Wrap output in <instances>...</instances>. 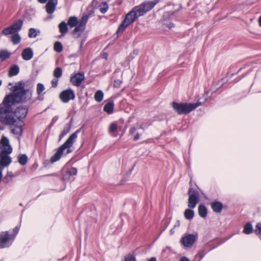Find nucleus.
<instances>
[{
  "instance_id": "4c0bfd02",
  "label": "nucleus",
  "mask_w": 261,
  "mask_h": 261,
  "mask_svg": "<svg viewBox=\"0 0 261 261\" xmlns=\"http://www.w3.org/2000/svg\"><path fill=\"white\" fill-rule=\"evenodd\" d=\"M54 50L60 53L63 50V46L60 42H56L54 46Z\"/></svg>"
},
{
  "instance_id": "de8ad7c7",
  "label": "nucleus",
  "mask_w": 261,
  "mask_h": 261,
  "mask_svg": "<svg viewBox=\"0 0 261 261\" xmlns=\"http://www.w3.org/2000/svg\"><path fill=\"white\" fill-rule=\"evenodd\" d=\"M3 169L2 168H0V182L2 181L3 177Z\"/></svg>"
},
{
  "instance_id": "6e6552de",
  "label": "nucleus",
  "mask_w": 261,
  "mask_h": 261,
  "mask_svg": "<svg viewBox=\"0 0 261 261\" xmlns=\"http://www.w3.org/2000/svg\"><path fill=\"white\" fill-rule=\"evenodd\" d=\"M15 234H10L8 231H3L0 233V248L8 247L11 245Z\"/></svg>"
},
{
  "instance_id": "3c124183",
  "label": "nucleus",
  "mask_w": 261,
  "mask_h": 261,
  "mask_svg": "<svg viewBox=\"0 0 261 261\" xmlns=\"http://www.w3.org/2000/svg\"><path fill=\"white\" fill-rule=\"evenodd\" d=\"M148 261H156V258L155 257H151Z\"/></svg>"
},
{
  "instance_id": "9b49d317",
  "label": "nucleus",
  "mask_w": 261,
  "mask_h": 261,
  "mask_svg": "<svg viewBox=\"0 0 261 261\" xmlns=\"http://www.w3.org/2000/svg\"><path fill=\"white\" fill-rule=\"evenodd\" d=\"M60 98L63 102L67 103L70 100L74 99L75 94L74 91L70 89L64 90L60 93Z\"/></svg>"
},
{
  "instance_id": "4d7b16f0",
  "label": "nucleus",
  "mask_w": 261,
  "mask_h": 261,
  "mask_svg": "<svg viewBox=\"0 0 261 261\" xmlns=\"http://www.w3.org/2000/svg\"><path fill=\"white\" fill-rule=\"evenodd\" d=\"M113 136L115 137V136H116V134H114Z\"/></svg>"
},
{
  "instance_id": "f03ea898",
  "label": "nucleus",
  "mask_w": 261,
  "mask_h": 261,
  "mask_svg": "<svg viewBox=\"0 0 261 261\" xmlns=\"http://www.w3.org/2000/svg\"><path fill=\"white\" fill-rule=\"evenodd\" d=\"M89 15H84L78 21L75 16H71L67 21V25L70 28L76 27L73 30V34L75 37H79L81 34L85 30L86 23L89 19Z\"/></svg>"
},
{
  "instance_id": "79ce46f5",
  "label": "nucleus",
  "mask_w": 261,
  "mask_h": 261,
  "mask_svg": "<svg viewBox=\"0 0 261 261\" xmlns=\"http://www.w3.org/2000/svg\"><path fill=\"white\" fill-rule=\"evenodd\" d=\"M254 232L256 234L261 236V222L257 223Z\"/></svg>"
},
{
  "instance_id": "393cba45",
  "label": "nucleus",
  "mask_w": 261,
  "mask_h": 261,
  "mask_svg": "<svg viewBox=\"0 0 261 261\" xmlns=\"http://www.w3.org/2000/svg\"><path fill=\"white\" fill-rule=\"evenodd\" d=\"M198 214L202 218H205L207 216V209L203 205H200L198 207Z\"/></svg>"
},
{
  "instance_id": "423d86ee",
  "label": "nucleus",
  "mask_w": 261,
  "mask_h": 261,
  "mask_svg": "<svg viewBox=\"0 0 261 261\" xmlns=\"http://www.w3.org/2000/svg\"><path fill=\"white\" fill-rule=\"evenodd\" d=\"M140 15H139V12L136 10L135 7L126 14L125 19L119 25L117 31L118 33L122 32L127 27V26L134 22Z\"/></svg>"
},
{
  "instance_id": "4be33fe9",
  "label": "nucleus",
  "mask_w": 261,
  "mask_h": 261,
  "mask_svg": "<svg viewBox=\"0 0 261 261\" xmlns=\"http://www.w3.org/2000/svg\"><path fill=\"white\" fill-rule=\"evenodd\" d=\"M23 21L21 20H18V21H16L14 23H13L12 25H11V27L13 28L15 32L17 33L18 31H19L22 26Z\"/></svg>"
},
{
  "instance_id": "f3484780",
  "label": "nucleus",
  "mask_w": 261,
  "mask_h": 261,
  "mask_svg": "<svg viewBox=\"0 0 261 261\" xmlns=\"http://www.w3.org/2000/svg\"><path fill=\"white\" fill-rule=\"evenodd\" d=\"M58 0H49L45 6L46 11L48 14H52L56 9Z\"/></svg>"
},
{
  "instance_id": "864d4df0",
  "label": "nucleus",
  "mask_w": 261,
  "mask_h": 261,
  "mask_svg": "<svg viewBox=\"0 0 261 261\" xmlns=\"http://www.w3.org/2000/svg\"><path fill=\"white\" fill-rule=\"evenodd\" d=\"M259 24L260 27H261V16H260L259 20H258Z\"/></svg>"
},
{
  "instance_id": "b1692460",
  "label": "nucleus",
  "mask_w": 261,
  "mask_h": 261,
  "mask_svg": "<svg viewBox=\"0 0 261 261\" xmlns=\"http://www.w3.org/2000/svg\"><path fill=\"white\" fill-rule=\"evenodd\" d=\"M71 124L68 123L67 124L65 127L64 128L63 131L61 133L59 136V140H61L63 137H64L66 134L69 133L71 130Z\"/></svg>"
},
{
  "instance_id": "9d476101",
  "label": "nucleus",
  "mask_w": 261,
  "mask_h": 261,
  "mask_svg": "<svg viewBox=\"0 0 261 261\" xmlns=\"http://www.w3.org/2000/svg\"><path fill=\"white\" fill-rule=\"evenodd\" d=\"M12 149L9 144V139L5 136L2 137L0 142V155L2 154H10Z\"/></svg>"
},
{
  "instance_id": "f704fd0d",
  "label": "nucleus",
  "mask_w": 261,
  "mask_h": 261,
  "mask_svg": "<svg viewBox=\"0 0 261 261\" xmlns=\"http://www.w3.org/2000/svg\"><path fill=\"white\" fill-rule=\"evenodd\" d=\"M14 174L11 171H8L7 174L4 177L3 180L7 184L9 182L11 179L14 177Z\"/></svg>"
},
{
  "instance_id": "39448f33",
  "label": "nucleus",
  "mask_w": 261,
  "mask_h": 261,
  "mask_svg": "<svg viewBox=\"0 0 261 261\" xmlns=\"http://www.w3.org/2000/svg\"><path fill=\"white\" fill-rule=\"evenodd\" d=\"M0 121L4 124L12 126L18 121L10 113L9 108L0 105Z\"/></svg>"
},
{
  "instance_id": "dca6fc26",
  "label": "nucleus",
  "mask_w": 261,
  "mask_h": 261,
  "mask_svg": "<svg viewBox=\"0 0 261 261\" xmlns=\"http://www.w3.org/2000/svg\"><path fill=\"white\" fill-rule=\"evenodd\" d=\"M22 123L21 121H18L14 125L11 126V133L14 135L21 136L22 133Z\"/></svg>"
},
{
  "instance_id": "09e8293b",
  "label": "nucleus",
  "mask_w": 261,
  "mask_h": 261,
  "mask_svg": "<svg viewBox=\"0 0 261 261\" xmlns=\"http://www.w3.org/2000/svg\"><path fill=\"white\" fill-rule=\"evenodd\" d=\"M167 25L169 29H171L174 27V24L172 22H169V24H167Z\"/></svg>"
},
{
  "instance_id": "13d9d810",
  "label": "nucleus",
  "mask_w": 261,
  "mask_h": 261,
  "mask_svg": "<svg viewBox=\"0 0 261 261\" xmlns=\"http://www.w3.org/2000/svg\"><path fill=\"white\" fill-rule=\"evenodd\" d=\"M82 44H83V43H82V42H81V47H82Z\"/></svg>"
},
{
  "instance_id": "412c9836",
  "label": "nucleus",
  "mask_w": 261,
  "mask_h": 261,
  "mask_svg": "<svg viewBox=\"0 0 261 261\" xmlns=\"http://www.w3.org/2000/svg\"><path fill=\"white\" fill-rule=\"evenodd\" d=\"M211 207L214 212L219 213L222 210L223 205L220 202L215 201L211 203Z\"/></svg>"
},
{
  "instance_id": "8fccbe9b",
  "label": "nucleus",
  "mask_w": 261,
  "mask_h": 261,
  "mask_svg": "<svg viewBox=\"0 0 261 261\" xmlns=\"http://www.w3.org/2000/svg\"><path fill=\"white\" fill-rule=\"evenodd\" d=\"M180 261H190V260L186 257H182L180 258Z\"/></svg>"
},
{
  "instance_id": "a19ab883",
  "label": "nucleus",
  "mask_w": 261,
  "mask_h": 261,
  "mask_svg": "<svg viewBox=\"0 0 261 261\" xmlns=\"http://www.w3.org/2000/svg\"><path fill=\"white\" fill-rule=\"evenodd\" d=\"M117 129V125L116 123L113 122L111 124L109 127V132L110 133H113L116 132Z\"/></svg>"
},
{
  "instance_id": "aec40b11",
  "label": "nucleus",
  "mask_w": 261,
  "mask_h": 261,
  "mask_svg": "<svg viewBox=\"0 0 261 261\" xmlns=\"http://www.w3.org/2000/svg\"><path fill=\"white\" fill-rule=\"evenodd\" d=\"M21 55L24 60H30L33 56V52L31 48H27L23 49Z\"/></svg>"
},
{
  "instance_id": "2f4dec72",
  "label": "nucleus",
  "mask_w": 261,
  "mask_h": 261,
  "mask_svg": "<svg viewBox=\"0 0 261 261\" xmlns=\"http://www.w3.org/2000/svg\"><path fill=\"white\" fill-rule=\"evenodd\" d=\"M21 40V37L18 33H16L11 36V41L13 44H18Z\"/></svg>"
},
{
  "instance_id": "1a4fd4ad",
  "label": "nucleus",
  "mask_w": 261,
  "mask_h": 261,
  "mask_svg": "<svg viewBox=\"0 0 261 261\" xmlns=\"http://www.w3.org/2000/svg\"><path fill=\"white\" fill-rule=\"evenodd\" d=\"M188 195V206L190 208H194L199 201V192L192 188H189Z\"/></svg>"
},
{
  "instance_id": "603ef678",
  "label": "nucleus",
  "mask_w": 261,
  "mask_h": 261,
  "mask_svg": "<svg viewBox=\"0 0 261 261\" xmlns=\"http://www.w3.org/2000/svg\"><path fill=\"white\" fill-rule=\"evenodd\" d=\"M47 0H38V2L41 4H44L47 2Z\"/></svg>"
},
{
  "instance_id": "5701e85b",
  "label": "nucleus",
  "mask_w": 261,
  "mask_h": 261,
  "mask_svg": "<svg viewBox=\"0 0 261 261\" xmlns=\"http://www.w3.org/2000/svg\"><path fill=\"white\" fill-rule=\"evenodd\" d=\"M19 67L17 65H14L10 68L8 73L9 76L11 77L16 75L19 73Z\"/></svg>"
},
{
  "instance_id": "6ab92c4d",
  "label": "nucleus",
  "mask_w": 261,
  "mask_h": 261,
  "mask_svg": "<svg viewBox=\"0 0 261 261\" xmlns=\"http://www.w3.org/2000/svg\"><path fill=\"white\" fill-rule=\"evenodd\" d=\"M138 129V126H134L131 127L129 130V134L132 136L134 135L133 139L134 141H137L139 140L141 136V133L137 132Z\"/></svg>"
},
{
  "instance_id": "bb28decb",
  "label": "nucleus",
  "mask_w": 261,
  "mask_h": 261,
  "mask_svg": "<svg viewBox=\"0 0 261 261\" xmlns=\"http://www.w3.org/2000/svg\"><path fill=\"white\" fill-rule=\"evenodd\" d=\"M16 33L15 32L13 28L11 26L4 29L2 31V34L5 36L9 35H14Z\"/></svg>"
},
{
  "instance_id": "49530a36",
  "label": "nucleus",
  "mask_w": 261,
  "mask_h": 261,
  "mask_svg": "<svg viewBox=\"0 0 261 261\" xmlns=\"http://www.w3.org/2000/svg\"><path fill=\"white\" fill-rule=\"evenodd\" d=\"M121 84V81L120 80H115L114 82V86L115 87H118Z\"/></svg>"
},
{
  "instance_id": "72a5a7b5",
  "label": "nucleus",
  "mask_w": 261,
  "mask_h": 261,
  "mask_svg": "<svg viewBox=\"0 0 261 261\" xmlns=\"http://www.w3.org/2000/svg\"><path fill=\"white\" fill-rule=\"evenodd\" d=\"M18 162L21 165H24L28 162V157L24 154L19 155L18 156Z\"/></svg>"
},
{
  "instance_id": "c03bdc74",
  "label": "nucleus",
  "mask_w": 261,
  "mask_h": 261,
  "mask_svg": "<svg viewBox=\"0 0 261 261\" xmlns=\"http://www.w3.org/2000/svg\"><path fill=\"white\" fill-rule=\"evenodd\" d=\"M68 173L70 175H75L77 173L76 169L75 168H72L68 171Z\"/></svg>"
},
{
  "instance_id": "7ed1b4c3",
  "label": "nucleus",
  "mask_w": 261,
  "mask_h": 261,
  "mask_svg": "<svg viewBox=\"0 0 261 261\" xmlns=\"http://www.w3.org/2000/svg\"><path fill=\"white\" fill-rule=\"evenodd\" d=\"M80 129H78L70 135L66 141L58 148L57 152L51 158L50 161L51 163H54L58 161L61 158L65 150L67 149L66 153L71 152L70 148L75 141L77 134L80 132Z\"/></svg>"
},
{
  "instance_id": "5fc2aeb1",
  "label": "nucleus",
  "mask_w": 261,
  "mask_h": 261,
  "mask_svg": "<svg viewBox=\"0 0 261 261\" xmlns=\"http://www.w3.org/2000/svg\"><path fill=\"white\" fill-rule=\"evenodd\" d=\"M14 230H15V231L16 233H17V231H18V230H17V229L16 228H15V229H14Z\"/></svg>"
},
{
  "instance_id": "a18cd8bd",
  "label": "nucleus",
  "mask_w": 261,
  "mask_h": 261,
  "mask_svg": "<svg viewBox=\"0 0 261 261\" xmlns=\"http://www.w3.org/2000/svg\"><path fill=\"white\" fill-rule=\"evenodd\" d=\"M58 80L57 79H53L51 81V86L55 88L57 86Z\"/></svg>"
},
{
  "instance_id": "f257e3e1",
  "label": "nucleus",
  "mask_w": 261,
  "mask_h": 261,
  "mask_svg": "<svg viewBox=\"0 0 261 261\" xmlns=\"http://www.w3.org/2000/svg\"><path fill=\"white\" fill-rule=\"evenodd\" d=\"M13 91L15 94L16 103L25 102L31 100L33 90L31 89H25L24 83L19 82L13 87Z\"/></svg>"
},
{
  "instance_id": "4468645a",
  "label": "nucleus",
  "mask_w": 261,
  "mask_h": 261,
  "mask_svg": "<svg viewBox=\"0 0 261 261\" xmlns=\"http://www.w3.org/2000/svg\"><path fill=\"white\" fill-rule=\"evenodd\" d=\"M28 109L26 106H20L17 108L14 111L15 116L20 121L21 119H23L27 116Z\"/></svg>"
},
{
  "instance_id": "f8f14e48",
  "label": "nucleus",
  "mask_w": 261,
  "mask_h": 261,
  "mask_svg": "<svg viewBox=\"0 0 261 261\" xmlns=\"http://www.w3.org/2000/svg\"><path fill=\"white\" fill-rule=\"evenodd\" d=\"M16 101L15 94L14 92L13 91L12 94L7 95L4 99L3 103L0 105L9 108L11 110V107L13 105Z\"/></svg>"
},
{
  "instance_id": "e433bc0d",
  "label": "nucleus",
  "mask_w": 261,
  "mask_h": 261,
  "mask_svg": "<svg viewBox=\"0 0 261 261\" xmlns=\"http://www.w3.org/2000/svg\"><path fill=\"white\" fill-rule=\"evenodd\" d=\"M45 90V87L44 85L41 83H38L37 85V89L36 92L38 95H41L43 94V92Z\"/></svg>"
},
{
  "instance_id": "0eeeda50",
  "label": "nucleus",
  "mask_w": 261,
  "mask_h": 261,
  "mask_svg": "<svg viewBox=\"0 0 261 261\" xmlns=\"http://www.w3.org/2000/svg\"><path fill=\"white\" fill-rule=\"evenodd\" d=\"M159 2L158 0L146 1L138 6L135 7V9L139 12V15L142 16L146 12L151 10Z\"/></svg>"
},
{
  "instance_id": "ea45409f",
  "label": "nucleus",
  "mask_w": 261,
  "mask_h": 261,
  "mask_svg": "<svg viewBox=\"0 0 261 261\" xmlns=\"http://www.w3.org/2000/svg\"><path fill=\"white\" fill-rule=\"evenodd\" d=\"M62 70L60 67L56 68L54 71V76L56 78H59L62 76Z\"/></svg>"
},
{
  "instance_id": "c85d7f7f",
  "label": "nucleus",
  "mask_w": 261,
  "mask_h": 261,
  "mask_svg": "<svg viewBox=\"0 0 261 261\" xmlns=\"http://www.w3.org/2000/svg\"><path fill=\"white\" fill-rule=\"evenodd\" d=\"M67 24H66L65 22H61L59 25V28L60 30V32L62 34H64L67 33L68 31Z\"/></svg>"
},
{
  "instance_id": "c9c22d12",
  "label": "nucleus",
  "mask_w": 261,
  "mask_h": 261,
  "mask_svg": "<svg viewBox=\"0 0 261 261\" xmlns=\"http://www.w3.org/2000/svg\"><path fill=\"white\" fill-rule=\"evenodd\" d=\"M99 8L102 13H105L109 9V6L106 2H102L99 5Z\"/></svg>"
},
{
  "instance_id": "20e7f679",
  "label": "nucleus",
  "mask_w": 261,
  "mask_h": 261,
  "mask_svg": "<svg viewBox=\"0 0 261 261\" xmlns=\"http://www.w3.org/2000/svg\"><path fill=\"white\" fill-rule=\"evenodd\" d=\"M201 105V102L196 103H177L173 102L172 106L176 112L179 114L189 113Z\"/></svg>"
},
{
  "instance_id": "37998d69",
  "label": "nucleus",
  "mask_w": 261,
  "mask_h": 261,
  "mask_svg": "<svg viewBox=\"0 0 261 261\" xmlns=\"http://www.w3.org/2000/svg\"><path fill=\"white\" fill-rule=\"evenodd\" d=\"M124 261H136V258L133 255L128 254L125 257Z\"/></svg>"
},
{
  "instance_id": "7c9ffc66",
  "label": "nucleus",
  "mask_w": 261,
  "mask_h": 261,
  "mask_svg": "<svg viewBox=\"0 0 261 261\" xmlns=\"http://www.w3.org/2000/svg\"><path fill=\"white\" fill-rule=\"evenodd\" d=\"M253 231V227L250 223H247L244 226L243 232L245 234H250Z\"/></svg>"
},
{
  "instance_id": "2eb2a0df",
  "label": "nucleus",
  "mask_w": 261,
  "mask_h": 261,
  "mask_svg": "<svg viewBox=\"0 0 261 261\" xmlns=\"http://www.w3.org/2000/svg\"><path fill=\"white\" fill-rule=\"evenodd\" d=\"M84 79L85 76L83 73H77L71 77L70 82L74 86H80Z\"/></svg>"
},
{
  "instance_id": "473e14b6",
  "label": "nucleus",
  "mask_w": 261,
  "mask_h": 261,
  "mask_svg": "<svg viewBox=\"0 0 261 261\" xmlns=\"http://www.w3.org/2000/svg\"><path fill=\"white\" fill-rule=\"evenodd\" d=\"M103 97V93L102 91L98 90L94 95L95 100L99 102H101Z\"/></svg>"
},
{
  "instance_id": "c756f323",
  "label": "nucleus",
  "mask_w": 261,
  "mask_h": 261,
  "mask_svg": "<svg viewBox=\"0 0 261 261\" xmlns=\"http://www.w3.org/2000/svg\"><path fill=\"white\" fill-rule=\"evenodd\" d=\"M10 56V54L7 50H0V59L1 61H4L9 58Z\"/></svg>"
},
{
  "instance_id": "6e6d98bb",
  "label": "nucleus",
  "mask_w": 261,
  "mask_h": 261,
  "mask_svg": "<svg viewBox=\"0 0 261 261\" xmlns=\"http://www.w3.org/2000/svg\"><path fill=\"white\" fill-rule=\"evenodd\" d=\"M2 81L0 80V86L2 85Z\"/></svg>"
},
{
  "instance_id": "cd10ccee",
  "label": "nucleus",
  "mask_w": 261,
  "mask_h": 261,
  "mask_svg": "<svg viewBox=\"0 0 261 261\" xmlns=\"http://www.w3.org/2000/svg\"><path fill=\"white\" fill-rule=\"evenodd\" d=\"M191 208L187 209L184 212V216L187 219L191 220L194 216V212Z\"/></svg>"
},
{
  "instance_id": "a878e982",
  "label": "nucleus",
  "mask_w": 261,
  "mask_h": 261,
  "mask_svg": "<svg viewBox=\"0 0 261 261\" xmlns=\"http://www.w3.org/2000/svg\"><path fill=\"white\" fill-rule=\"evenodd\" d=\"M114 110V103L110 102L105 105L103 110L109 114H111L113 112Z\"/></svg>"
},
{
  "instance_id": "ddd939ff",
  "label": "nucleus",
  "mask_w": 261,
  "mask_h": 261,
  "mask_svg": "<svg viewBox=\"0 0 261 261\" xmlns=\"http://www.w3.org/2000/svg\"><path fill=\"white\" fill-rule=\"evenodd\" d=\"M197 237L196 236L190 234L182 237L181 242L185 247H190L193 245Z\"/></svg>"
},
{
  "instance_id": "a211bd4d",
  "label": "nucleus",
  "mask_w": 261,
  "mask_h": 261,
  "mask_svg": "<svg viewBox=\"0 0 261 261\" xmlns=\"http://www.w3.org/2000/svg\"><path fill=\"white\" fill-rule=\"evenodd\" d=\"M8 154H2L0 155L1 160H0V168H2L3 169L6 167L8 166L9 164H10L11 162V158L7 155Z\"/></svg>"
},
{
  "instance_id": "58836bf2",
  "label": "nucleus",
  "mask_w": 261,
  "mask_h": 261,
  "mask_svg": "<svg viewBox=\"0 0 261 261\" xmlns=\"http://www.w3.org/2000/svg\"><path fill=\"white\" fill-rule=\"evenodd\" d=\"M39 31H37L36 29L31 28L29 30V36L30 38H35L38 35Z\"/></svg>"
}]
</instances>
